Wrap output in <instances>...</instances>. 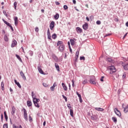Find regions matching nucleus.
I'll return each instance as SVG.
<instances>
[{
    "mask_svg": "<svg viewBox=\"0 0 128 128\" xmlns=\"http://www.w3.org/2000/svg\"><path fill=\"white\" fill-rule=\"evenodd\" d=\"M107 69L108 70H110V74H112L114 72H116V68L114 66H108L107 68Z\"/></svg>",
    "mask_w": 128,
    "mask_h": 128,
    "instance_id": "f257e3e1",
    "label": "nucleus"
},
{
    "mask_svg": "<svg viewBox=\"0 0 128 128\" xmlns=\"http://www.w3.org/2000/svg\"><path fill=\"white\" fill-rule=\"evenodd\" d=\"M90 82L92 84H96V77L92 76L90 80Z\"/></svg>",
    "mask_w": 128,
    "mask_h": 128,
    "instance_id": "f03ea898",
    "label": "nucleus"
},
{
    "mask_svg": "<svg viewBox=\"0 0 128 128\" xmlns=\"http://www.w3.org/2000/svg\"><path fill=\"white\" fill-rule=\"evenodd\" d=\"M23 110H24V120H26L28 122V113L26 112V110L24 108Z\"/></svg>",
    "mask_w": 128,
    "mask_h": 128,
    "instance_id": "7ed1b4c3",
    "label": "nucleus"
},
{
    "mask_svg": "<svg viewBox=\"0 0 128 128\" xmlns=\"http://www.w3.org/2000/svg\"><path fill=\"white\" fill-rule=\"evenodd\" d=\"M114 112L116 114V116H122V114H120V110H118V108H115L114 109Z\"/></svg>",
    "mask_w": 128,
    "mask_h": 128,
    "instance_id": "20e7f679",
    "label": "nucleus"
},
{
    "mask_svg": "<svg viewBox=\"0 0 128 128\" xmlns=\"http://www.w3.org/2000/svg\"><path fill=\"white\" fill-rule=\"evenodd\" d=\"M122 66H123V68L125 70H128V63L126 64V63L122 62Z\"/></svg>",
    "mask_w": 128,
    "mask_h": 128,
    "instance_id": "39448f33",
    "label": "nucleus"
},
{
    "mask_svg": "<svg viewBox=\"0 0 128 128\" xmlns=\"http://www.w3.org/2000/svg\"><path fill=\"white\" fill-rule=\"evenodd\" d=\"M38 70L40 74H46L42 70V66H38Z\"/></svg>",
    "mask_w": 128,
    "mask_h": 128,
    "instance_id": "423d86ee",
    "label": "nucleus"
},
{
    "mask_svg": "<svg viewBox=\"0 0 128 128\" xmlns=\"http://www.w3.org/2000/svg\"><path fill=\"white\" fill-rule=\"evenodd\" d=\"M50 29L52 30H54V22L52 21L50 24Z\"/></svg>",
    "mask_w": 128,
    "mask_h": 128,
    "instance_id": "0eeeda50",
    "label": "nucleus"
},
{
    "mask_svg": "<svg viewBox=\"0 0 128 128\" xmlns=\"http://www.w3.org/2000/svg\"><path fill=\"white\" fill-rule=\"evenodd\" d=\"M48 38V40H52V36H50V28H48L47 32Z\"/></svg>",
    "mask_w": 128,
    "mask_h": 128,
    "instance_id": "6e6552de",
    "label": "nucleus"
},
{
    "mask_svg": "<svg viewBox=\"0 0 128 128\" xmlns=\"http://www.w3.org/2000/svg\"><path fill=\"white\" fill-rule=\"evenodd\" d=\"M64 45L62 44L59 46L60 52H64Z\"/></svg>",
    "mask_w": 128,
    "mask_h": 128,
    "instance_id": "1a4fd4ad",
    "label": "nucleus"
},
{
    "mask_svg": "<svg viewBox=\"0 0 128 128\" xmlns=\"http://www.w3.org/2000/svg\"><path fill=\"white\" fill-rule=\"evenodd\" d=\"M14 24L15 26H18V18L17 16H15L14 18Z\"/></svg>",
    "mask_w": 128,
    "mask_h": 128,
    "instance_id": "9d476101",
    "label": "nucleus"
},
{
    "mask_svg": "<svg viewBox=\"0 0 128 128\" xmlns=\"http://www.w3.org/2000/svg\"><path fill=\"white\" fill-rule=\"evenodd\" d=\"M82 28L84 30H86L88 28V23H85V24L82 26Z\"/></svg>",
    "mask_w": 128,
    "mask_h": 128,
    "instance_id": "9b49d317",
    "label": "nucleus"
},
{
    "mask_svg": "<svg viewBox=\"0 0 128 128\" xmlns=\"http://www.w3.org/2000/svg\"><path fill=\"white\" fill-rule=\"evenodd\" d=\"M76 30L78 34H82V30L80 27H77L76 28Z\"/></svg>",
    "mask_w": 128,
    "mask_h": 128,
    "instance_id": "f8f14e48",
    "label": "nucleus"
},
{
    "mask_svg": "<svg viewBox=\"0 0 128 128\" xmlns=\"http://www.w3.org/2000/svg\"><path fill=\"white\" fill-rule=\"evenodd\" d=\"M56 83L55 82L53 86L52 87H50V90H52V92H54V88H56Z\"/></svg>",
    "mask_w": 128,
    "mask_h": 128,
    "instance_id": "ddd939ff",
    "label": "nucleus"
},
{
    "mask_svg": "<svg viewBox=\"0 0 128 128\" xmlns=\"http://www.w3.org/2000/svg\"><path fill=\"white\" fill-rule=\"evenodd\" d=\"M20 74L22 76V78H24V80H26V76H24V72H22V71H20Z\"/></svg>",
    "mask_w": 128,
    "mask_h": 128,
    "instance_id": "4468645a",
    "label": "nucleus"
},
{
    "mask_svg": "<svg viewBox=\"0 0 128 128\" xmlns=\"http://www.w3.org/2000/svg\"><path fill=\"white\" fill-rule=\"evenodd\" d=\"M18 42H16V40H14L12 41V48H14V46H16Z\"/></svg>",
    "mask_w": 128,
    "mask_h": 128,
    "instance_id": "2eb2a0df",
    "label": "nucleus"
},
{
    "mask_svg": "<svg viewBox=\"0 0 128 128\" xmlns=\"http://www.w3.org/2000/svg\"><path fill=\"white\" fill-rule=\"evenodd\" d=\"M33 98V102L34 104H36V102H40V99H38L36 98V97H32Z\"/></svg>",
    "mask_w": 128,
    "mask_h": 128,
    "instance_id": "dca6fc26",
    "label": "nucleus"
},
{
    "mask_svg": "<svg viewBox=\"0 0 128 128\" xmlns=\"http://www.w3.org/2000/svg\"><path fill=\"white\" fill-rule=\"evenodd\" d=\"M14 82L16 84V86H18L20 88H22V86H20V82H18V81H16V80H14Z\"/></svg>",
    "mask_w": 128,
    "mask_h": 128,
    "instance_id": "f3484780",
    "label": "nucleus"
},
{
    "mask_svg": "<svg viewBox=\"0 0 128 128\" xmlns=\"http://www.w3.org/2000/svg\"><path fill=\"white\" fill-rule=\"evenodd\" d=\"M16 112V107L15 106H12V112L11 114L14 116Z\"/></svg>",
    "mask_w": 128,
    "mask_h": 128,
    "instance_id": "a211bd4d",
    "label": "nucleus"
},
{
    "mask_svg": "<svg viewBox=\"0 0 128 128\" xmlns=\"http://www.w3.org/2000/svg\"><path fill=\"white\" fill-rule=\"evenodd\" d=\"M95 110L98 112H104V109L100 108H96Z\"/></svg>",
    "mask_w": 128,
    "mask_h": 128,
    "instance_id": "6ab92c4d",
    "label": "nucleus"
},
{
    "mask_svg": "<svg viewBox=\"0 0 128 128\" xmlns=\"http://www.w3.org/2000/svg\"><path fill=\"white\" fill-rule=\"evenodd\" d=\"M112 120L114 122V124H116V122H118V119L116 117H112Z\"/></svg>",
    "mask_w": 128,
    "mask_h": 128,
    "instance_id": "aec40b11",
    "label": "nucleus"
},
{
    "mask_svg": "<svg viewBox=\"0 0 128 128\" xmlns=\"http://www.w3.org/2000/svg\"><path fill=\"white\" fill-rule=\"evenodd\" d=\"M32 101L28 100L27 101V106H32Z\"/></svg>",
    "mask_w": 128,
    "mask_h": 128,
    "instance_id": "412c9836",
    "label": "nucleus"
},
{
    "mask_svg": "<svg viewBox=\"0 0 128 128\" xmlns=\"http://www.w3.org/2000/svg\"><path fill=\"white\" fill-rule=\"evenodd\" d=\"M1 88L2 90H4V82H1Z\"/></svg>",
    "mask_w": 128,
    "mask_h": 128,
    "instance_id": "4be33fe9",
    "label": "nucleus"
},
{
    "mask_svg": "<svg viewBox=\"0 0 128 128\" xmlns=\"http://www.w3.org/2000/svg\"><path fill=\"white\" fill-rule=\"evenodd\" d=\"M62 86L65 90H68V87H66V86L64 83H62Z\"/></svg>",
    "mask_w": 128,
    "mask_h": 128,
    "instance_id": "5701e85b",
    "label": "nucleus"
},
{
    "mask_svg": "<svg viewBox=\"0 0 128 128\" xmlns=\"http://www.w3.org/2000/svg\"><path fill=\"white\" fill-rule=\"evenodd\" d=\"M128 74V73H126V72H124L122 76V78L123 80H124V78H126V75Z\"/></svg>",
    "mask_w": 128,
    "mask_h": 128,
    "instance_id": "b1692460",
    "label": "nucleus"
},
{
    "mask_svg": "<svg viewBox=\"0 0 128 128\" xmlns=\"http://www.w3.org/2000/svg\"><path fill=\"white\" fill-rule=\"evenodd\" d=\"M55 66V68H56V70H60V66H58V64L56 63H55L54 64Z\"/></svg>",
    "mask_w": 128,
    "mask_h": 128,
    "instance_id": "393cba45",
    "label": "nucleus"
},
{
    "mask_svg": "<svg viewBox=\"0 0 128 128\" xmlns=\"http://www.w3.org/2000/svg\"><path fill=\"white\" fill-rule=\"evenodd\" d=\"M4 38L5 42H8V36H6V35L4 36Z\"/></svg>",
    "mask_w": 128,
    "mask_h": 128,
    "instance_id": "a878e982",
    "label": "nucleus"
},
{
    "mask_svg": "<svg viewBox=\"0 0 128 128\" xmlns=\"http://www.w3.org/2000/svg\"><path fill=\"white\" fill-rule=\"evenodd\" d=\"M70 116L74 118V110L72 109L70 110Z\"/></svg>",
    "mask_w": 128,
    "mask_h": 128,
    "instance_id": "bb28decb",
    "label": "nucleus"
},
{
    "mask_svg": "<svg viewBox=\"0 0 128 128\" xmlns=\"http://www.w3.org/2000/svg\"><path fill=\"white\" fill-rule=\"evenodd\" d=\"M4 118H5L6 121L8 122V115L6 114V111L4 112Z\"/></svg>",
    "mask_w": 128,
    "mask_h": 128,
    "instance_id": "cd10ccee",
    "label": "nucleus"
},
{
    "mask_svg": "<svg viewBox=\"0 0 128 128\" xmlns=\"http://www.w3.org/2000/svg\"><path fill=\"white\" fill-rule=\"evenodd\" d=\"M16 57L17 58L18 60H20V62H22V58H20V56L16 54Z\"/></svg>",
    "mask_w": 128,
    "mask_h": 128,
    "instance_id": "c85d7f7f",
    "label": "nucleus"
},
{
    "mask_svg": "<svg viewBox=\"0 0 128 128\" xmlns=\"http://www.w3.org/2000/svg\"><path fill=\"white\" fill-rule=\"evenodd\" d=\"M3 20L4 22L8 26H10V24L8 22L6 21V20Z\"/></svg>",
    "mask_w": 128,
    "mask_h": 128,
    "instance_id": "c756f323",
    "label": "nucleus"
},
{
    "mask_svg": "<svg viewBox=\"0 0 128 128\" xmlns=\"http://www.w3.org/2000/svg\"><path fill=\"white\" fill-rule=\"evenodd\" d=\"M54 18L55 20H58V18H60V14H56L54 16Z\"/></svg>",
    "mask_w": 128,
    "mask_h": 128,
    "instance_id": "7c9ffc66",
    "label": "nucleus"
},
{
    "mask_svg": "<svg viewBox=\"0 0 128 128\" xmlns=\"http://www.w3.org/2000/svg\"><path fill=\"white\" fill-rule=\"evenodd\" d=\"M64 44L62 41H59L57 42L58 46H62Z\"/></svg>",
    "mask_w": 128,
    "mask_h": 128,
    "instance_id": "2f4dec72",
    "label": "nucleus"
},
{
    "mask_svg": "<svg viewBox=\"0 0 128 128\" xmlns=\"http://www.w3.org/2000/svg\"><path fill=\"white\" fill-rule=\"evenodd\" d=\"M67 106L70 110H72V107L70 106V104H67Z\"/></svg>",
    "mask_w": 128,
    "mask_h": 128,
    "instance_id": "473e14b6",
    "label": "nucleus"
},
{
    "mask_svg": "<svg viewBox=\"0 0 128 128\" xmlns=\"http://www.w3.org/2000/svg\"><path fill=\"white\" fill-rule=\"evenodd\" d=\"M78 54H80V52H76V60H78Z\"/></svg>",
    "mask_w": 128,
    "mask_h": 128,
    "instance_id": "72a5a7b5",
    "label": "nucleus"
},
{
    "mask_svg": "<svg viewBox=\"0 0 128 128\" xmlns=\"http://www.w3.org/2000/svg\"><path fill=\"white\" fill-rule=\"evenodd\" d=\"M70 42L72 46H74V40L70 39Z\"/></svg>",
    "mask_w": 128,
    "mask_h": 128,
    "instance_id": "f704fd0d",
    "label": "nucleus"
},
{
    "mask_svg": "<svg viewBox=\"0 0 128 128\" xmlns=\"http://www.w3.org/2000/svg\"><path fill=\"white\" fill-rule=\"evenodd\" d=\"M106 60H107V62H110V63L112 62V60L111 58H108L106 59Z\"/></svg>",
    "mask_w": 128,
    "mask_h": 128,
    "instance_id": "c9c22d12",
    "label": "nucleus"
},
{
    "mask_svg": "<svg viewBox=\"0 0 128 128\" xmlns=\"http://www.w3.org/2000/svg\"><path fill=\"white\" fill-rule=\"evenodd\" d=\"M56 34H54L52 35V38H53V40H56Z\"/></svg>",
    "mask_w": 128,
    "mask_h": 128,
    "instance_id": "e433bc0d",
    "label": "nucleus"
},
{
    "mask_svg": "<svg viewBox=\"0 0 128 128\" xmlns=\"http://www.w3.org/2000/svg\"><path fill=\"white\" fill-rule=\"evenodd\" d=\"M14 10H16V6H18V2H14Z\"/></svg>",
    "mask_w": 128,
    "mask_h": 128,
    "instance_id": "4c0bfd02",
    "label": "nucleus"
},
{
    "mask_svg": "<svg viewBox=\"0 0 128 128\" xmlns=\"http://www.w3.org/2000/svg\"><path fill=\"white\" fill-rule=\"evenodd\" d=\"M34 104L36 108H40V104H38V102L34 103Z\"/></svg>",
    "mask_w": 128,
    "mask_h": 128,
    "instance_id": "58836bf2",
    "label": "nucleus"
},
{
    "mask_svg": "<svg viewBox=\"0 0 128 128\" xmlns=\"http://www.w3.org/2000/svg\"><path fill=\"white\" fill-rule=\"evenodd\" d=\"M28 118H29V122H32V116H30V115H29Z\"/></svg>",
    "mask_w": 128,
    "mask_h": 128,
    "instance_id": "ea45409f",
    "label": "nucleus"
},
{
    "mask_svg": "<svg viewBox=\"0 0 128 128\" xmlns=\"http://www.w3.org/2000/svg\"><path fill=\"white\" fill-rule=\"evenodd\" d=\"M88 84V80H84L82 82V84Z\"/></svg>",
    "mask_w": 128,
    "mask_h": 128,
    "instance_id": "a19ab883",
    "label": "nucleus"
},
{
    "mask_svg": "<svg viewBox=\"0 0 128 128\" xmlns=\"http://www.w3.org/2000/svg\"><path fill=\"white\" fill-rule=\"evenodd\" d=\"M42 84L45 88H48V85L46 83H43Z\"/></svg>",
    "mask_w": 128,
    "mask_h": 128,
    "instance_id": "79ce46f5",
    "label": "nucleus"
},
{
    "mask_svg": "<svg viewBox=\"0 0 128 128\" xmlns=\"http://www.w3.org/2000/svg\"><path fill=\"white\" fill-rule=\"evenodd\" d=\"M96 24L100 25V24H102V22H100V20H97Z\"/></svg>",
    "mask_w": 128,
    "mask_h": 128,
    "instance_id": "37998d69",
    "label": "nucleus"
},
{
    "mask_svg": "<svg viewBox=\"0 0 128 128\" xmlns=\"http://www.w3.org/2000/svg\"><path fill=\"white\" fill-rule=\"evenodd\" d=\"M80 60H86V58H84V56H80Z\"/></svg>",
    "mask_w": 128,
    "mask_h": 128,
    "instance_id": "c03bdc74",
    "label": "nucleus"
},
{
    "mask_svg": "<svg viewBox=\"0 0 128 128\" xmlns=\"http://www.w3.org/2000/svg\"><path fill=\"white\" fill-rule=\"evenodd\" d=\"M64 10H68V6H66V5H64Z\"/></svg>",
    "mask_w": 128,
    "mask_h": 128,
    "instance_id": "a18cd8bd",
    "label": "nucleus"
},
{
    "mask_svg": "<svg viewBox=\"0 0 128 128\" xmlns=\"http://www.w3.org/2000/svg\"><path fill=\"white\" fill-rule=\"evenodd\" d=\"M79 100L80 102H82V96H79Z\"/></svg>",
    "mask_w": 128,
    "mask_h": 128,
    "instance_id": "49530a36",
    "label": "nucleus"
},
{
    "mask_svg": "<svg viewBox=\"0 0 128 128\" xmlns=\"http://www.w3.org/2000/svg\"><path fill=\"white\" fill-rule=\"evenodd\" d=\"M3 128H8V124H4Z\"/></svg>",
    "mask_w": 128,
    "mask_h": 128,
    "instance_id": "de8ad7c7",
    "label": "nucleus"
},
{
    "mask_svg": "<svg viewBox=\"0 0 128 128\" xmlns=\"http://www.w3.org/2000/svg\"><path fill=\"white\" fill-rule=\"evenodd\" d=\"M3 13L4 14V16H6L8 18V14H6V12L5 11H4Z\"/></svg>",
    "mask_w": 128,
    "mask_h": 128,
    "instance_id": "09e8293b",
    "label": "nucleus"
},
{
    "mask_svg": "<svg viewBox=\"0 0 128 128\" xmlns=\"http://www.w3.org/2000/svg\"><path fill=\"white\" fill-rule=\"evenodd\" d=\"M32 54H34V52L32 51H30V55L31 56H32Z\"/></svg>",
    "mask_w": 128,
    "mask_h": 128,
    "instance_id": "8fccbe9b",
    "label": "nucleus"
},
{
    "mask_svg": "<svg viewBox=\"0 0 128 128\" xmlns=\"http://www.w3.org/2000/svg\"><path fill=\"white\" fill-rule=\"evenodd\" d=\"M12 128H18V126H16L14 125V124L12 125Z\"/></svg>",
    "mask_w": 128,
    "mask_h": 128,
    "instance_id": "3c124183",
    "label": "nucleus"
},
{
    "mask_svg": "<svg viewBox=\"0 0 128 128\" xmlns=\"http://www.w3.org/2000/svg\"><path fill=\"white\" fill-rule=\"evenodd\" d=\"M90 20H94V16H90Z\"/></svg>",
    "mask_w": 128,
    "mask_h": 128,
    "instance_id": "603ef678",
    "label": "nucleus"
},
{
    "mask_svg": "<svg viewBox=\"0 0 128 128\" xmlns=\"http://www.w3.org/2000/svg\"><path fill=\"white\" fill-rule=\"evenodd\" d=\"M38 30H40V29H38V28L36 27L35 28V31L38 32Z\"/></svg>",
    "mask_w": 128,
    "mask_h": 128,
    "instance_id": "864d4df0",
    "label": "nucleus"
},
{
    "mask_svg": "<svg viewBox=\"0 0 128 128\" xmlns=\"http://www.w3.org/2000/svg\"><path fill=\"white\" fill-rule=\"evenodd\" d=\"M63 98L65 100L66 102H68V98H66V96H63Z\"/></svg>",
    "mask_w": 128,
    "mask_h": 128,
    "instance_id": "5fc2aeb1",
    "label": "nucleus"
},
{
    "mask_svg": "<svg viewBox=\"0 0 128 128\" xmlns=\"http://www.w3.org/2000/svg\"><path fill=\"white\" fill-rule=\"evenodd\" d=\"M112 36V34H106L104 36Z\"/></svg>",
    "mask_w": 128,
    "mask_h": 128,
    "instance_id": "6e6d98bb",
    "label": "nucleus"
},
{
    "mask_svg": "<svg viewBox=\"0 0 128 128\" xmlns=\"http://www.w3.org/2000/svg\"><path fill=\"white\" fill-rule=\"evenodd\" d=\"M10 28V30H12V32H14V28L12 26V25L9 26Z\"/></svg>",
    "mask_w": 128,
    "mask_h": 128,
    "instance_id": "4d7b16f0",
    "label": "nucleus"
},
{
    "mask_svg": "<svg viewBox=\"0 0 128 128\" xmlns=\"http://www.w3.org/2000/svg\"><path fill=\"white\" fill-rule=\"evenodd\" d=\"M4 120V115L2 114H1V120L2 122Z\"/></svg>",
    "mask_w": 128,
    "mask_h": 128,
    "instance_id": "13d9d810",
    "label": "nucleus"
},
{
    "mask_svg": "<svg viewBox=\"0 0 128 128\" xmlns=\"http://www.w3.org/2000/svg\"><path fill=\"white\" fill-rule=\"evenodd\" d=\"M104 76H102L100 79L101 82H104Z\"/></svg>",
    "mask_w": 128,
    "mask_h": 128,
    "instance_id": "bf43d9fd",
    "label": "nucleus"
},
{
    "mask_svg": "<svg viewBox=\"0 0 128 128\" xmlns=\"http://www.w3.org/2000/svg\"><path fill=\"white\" fill-rule=\"evenodd\" d=\"M72 2L74 4H76V0H73Z\"/></svg>",
    "mask_w": 128,
    "mask_h": 128,
    "instance_id": "052dcab7",
    "label": "nucleus"
},
{
    "mask_svg": "<svg viewBox=\"0 0 128 128\" xmlns=\"http://www.w3.org/2000/svg\"><path fill=\"white\" fill-rule=\"evenodd\" d=\"M76 94H77V96H81L80 94V93H78V92H76Z\"/></svg>",
    "mask_w": 128,
    "mask_h": 128,
    "instance_id": "680f3d73",
    "label": "nucleus"
},
{
    "mask_svg": "<svg viewBox=\"0 0 128 128\" xmlns=\"http://www.w3.org/2000/svg\"><path fill=\"white\" fill-rule=\"evenodd\" d=\"M128 35V33H126L124 36L123 37V40H124V38H126V36Z\"/></svg>",
    "mask_w": 128,
    "mask_h": 128,
    "instance_id": "e2e57ef3",
    "label": "nucleus"
},
{
    "mask_svg": "<svg viewBox=\"0 0 128 128\" xmlns=\"http://www.w3.org/2000/svg\"><path fill=\"white\" fill-rule=\"evenodd\" d=\"M56 6H58V5H60V2H56Z\"/></svg>",
    "mask_w": 128,
    "mask_h": 128,
    "instance_id": "0e129e2a",
    "label": "nucleus"
},
{
    "mask_svg": "<svg viewBox=\"0 0 128 128\" xmlns=\"http://www.w3.org/2000/svg\"><path fill=\"white\" fill-rule=\"evenodd\" d=\"M86 20L87 22H88L90 20V18H88V17H86Z\"/></svg>",
    "mask_w": 128,
    "mask_h": 128,
    "instance_id": "69168bd1",
    "label": "nucleus"
},
{
    "mask_svg": "<svg viewBox=\"0 0 128 128\" xmlns=\"http://www.w3.org/2000/svg\"><path fill=\"white\" fill-rule=\"evenodd\" d=\"M46 121H44V123H43V126H46Z\"/></svg>",
    "mask_w": 128,
    "mask_h": 128,
    "instance_id": "338daca9",
    "label": "nucleus"
},
{
    "mask_svg": "<svg viewBox=\"0 0 128 128\" xmlns=\"http://www.w3.org/2000/svg\"><path fill=\"white\" fill-rule=\"evenodd\" d=\"M126 26H128V22H126Z\"/></svg>",
    "mask_w": 128,
    "mask_h": 128,
    "instance_id": "774afa93",
    "label": "nucleus"
}]
</instances>
